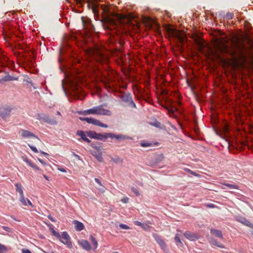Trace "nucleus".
I'll use <instances>...</instances> for the list:
<instances>
[{
  "label": "nucleus",
  "mask_w": 253,
  "mask_h": 253,
  "mask_svg": "<svg viewBox=\"0 0 253 253\" xmlns=\"http://www.w3.org/2000/svg\"><path fill=\"white\" fill-rule=\"evenodd\" d=\"M221 184L223 185L226 186L231 189H239V186L237 185L225 183H221Z\"/></svg>",
  "instance_id": "393cba45"
},
{
  "label": "nucleus",
  "mask_w": 253,
  "mask_h": 253,
  "mask_svg": "<svg viewBox=\"0 0 253 253\" xmlns=\"http://www.w3.org/2000/svg\"><path fill=\"white\" fill-rule=\"evenodd\" d=\"M111 159L113 162H114L116 164H122L123 162V160L122 158H120L119 157H116L115 158L111 157Z\"/></svg>",
  "instance_id": "a878e982"
},
{
  "label": "nucleus",
  "mask_w": 253,
  "mask_h": 253,
  "mask_svg": "<svg viewBox=\"0 0 253 253\" xmlns=\"http://www.w3.org/2000/svg\"><path fill=\"white\" fill-rule=\"evenodd\" d=\"M58 169L60 171H62V172H65L66 171V170L64 169H63V168H59Z\"/></svg>",
  "instance_id": "603ef678"
},
{
  "label": "nucleus",
  "mask_w": 253,
  "mask_h": 253,
  "mask_svg": "<svg viewBox=\"0 0 253 253\" xmlns=\"http://www.w3.org/2000/svg\"><path fill=\"white\" fill-rule=\"evenodd\" d=\"M57 114H58V115H61V113H60V112H59V111H57Z\"/></svg>",
  "instance_id": "4d7b16f0"
},
{
  "label": "nucleus",
  "mask_w": 253,
  "mask_h": 253,
  "mask_svg": "<svg viewBox=\"0 0 253 253\" xmlns=\"http://www.w3.org/2000/svg\"><path fill=\"white\" fill-rule=\"evenodd\" d=\"M153 237L155 239L156 242L159 244L161 248L165 250L166 249L167 246L164 241L161 238V237L156 233L153 234Z\"/></svg>",
  "instance_id": "1a4fd4ad"
},
{
  "label": "nucleus",
  "mask_w": 253,
  "mask_h": 253,
  "mask_svg": "<svg viewBox=\"0 0 253 253\" xmlns=\"http://www.w3.org/2000/svg\"><path fill=\"white\" fill-rule=\"evenodd\" d=\"M12 108L9 106H5L0 108V117L3 119H6L9 116Z\"/></svg>",
  "instance_id": "6e6552de"
},
{
  "label": "nucleus",
  "mask_w": 253,
  "mask_h": 253,
  "mask_svg": "<svg viewBox=\"0 0 253 253\" xmlns=\"http://www.w3.org/2000/svg\"><path fill=\"white\" fill-rule=\"evenodd\" d=\"M15 186L16 187V191L19 193L20 196L24 195L21 184L19 183H16L15 184Z\"/></svg>",
  "instance_id": "4be33fe9"
},
{
  "label": "nucleus",
  "mask_w": 253,
  "mask_h": 253,
  "mask_svg": "<svg viewBox=\"0 0 253 253\" xmlns=\"http://www.w3.org/2000/svg\"><path fill=\"white\" fill-rule=\"evenodd\" d=\"M200 50L202 51L203 49L207 46V45L203 42H201L199 44Z\"/></svg>",
  "instance_id": "58836bf2"
},
{
  "label": "nucleus",
  "mask_w": 253,
  "mask_h": 253,
  "mask_svg": "<svg viewBox=\"0 0 253 253\" xmlns=\"http://www.w3.org/2000/svg\"><path fill=\"white\" fill-rule=\"evenodd\" d=\"M28 146L30 147V148H31V149L35 153H38V149H37V148L35 146H31L29 144H28Z\"/></svg>",
  "instance_id": "e433bc0d"
},
{
  "label": "nucleus",
  "mask_w": 253,
  "mask_h": 253,
  "mask_svg": "<svg viewBox=\"0 0 253 253\" xmlns=\"http://www.w3.org/2000/svg\"><path fill=\"white\" fill-rule=\"evenodd\" d=\"M19 201L24 206L29 205L31 207H33V205L31 201L28 199L25 198L24 195L20 196Z\"/></svg>",
  "instance_id": "6ab92c4d"
},
{
  "label": "nucleus",
  "mask_w": 253,
  "mask_h": 253,
  "mask_svg": "<svg viewBox=\"0 0 253 253\" xmlns=\"http://www.w3.org/2000/svg\"><path fill=\"white\" fill-rule=\"evenodd\" d=\"M123 101L127 104V105L132 107L136 108V105L132 100V96L130 93H123L120 96Z\"/></svg>",
  "instance_id": "423d86ee"
},
{
  "label": "nucleus",
  "mask_w": 253,
  "mask_h": 253,
  "mask_svg": "<svg viewBox=\"0 0 253 253\" xmlns=\"http://www.w3.org/2000/svg\"><path fill=\"white\" fill-rule=\"evenodd\" d=\"M211 233L215 237L219 238L220 239H223V236L222 235V231L219 230H216L213 228L210 229Z\"/></svg>",
  "instance_id": "ddd939ff"
},
{
  "label": "nucleus",
  "mask_w": 253,
  "mask_h": 253,
  "mask_svg": "<svg viewBox=\"0 0 253 253\" xmlns=\"http://www.w3.org/2000/svg\"><path fill=\"white\" fill-rule=\"evenodd\" d=\"M249 227L252 229V233L253 235V224H252Z\"/></svg>",
  "instance_id": "6e6d98bb"
},
{
  "label": "nucleus",
  "mask_w": 253,
  "mask_h": 253,
  "mask_svg": "<svg viewBox=\"0 0 253 253\" xmlns=\"http://www.w3.org/2000/svg\"><path fill=\"white\" fill-rule=\"evenodd\" d=\"M22 253H32V252L27 249H23L22 250Z\"/></svg>",
  "instance_id": "a19ab883"
},
{
  "label": "nucleus",
  "mask_w": 253,
  "mask_h": 253,
  "mask_svg": "<svg viewBox=\"0 0 253 253\" xmlns=\"http://www.w3.org/2000/svg\"><path fill=\"white\" fill-rule=\"evenodd\" d=\"M160 125V123L157 122V123H155V126H156V127H159Z\"/></svg>",
  "instance_id": "864d4df0"
},
{
  "label": "nucleus",
  "mask_w": 253,
  "mask_h": 253,
  "mask_svg": "<svg viewBox=\"0 0 253 253\" xmlns=\"http://www.w3.org/2000/svg\"><path fill=\"white\" fill-rule=\"evenodd\" d=\"M97 132L94 131L89 130L86 132L87 135L91 138L96 139Z\"/></svg>",
  "instance_id": "b1692460"
},
{
  "label": "nucleus",
  "mask_w": 253,
  "mask_h": 253,
  "mask_svg": "<svg viewBox=\"0 0 253 253\" xmlns=\"http://www.w3.org/2000/svg\"><path fill=\"white\" fill-rule=\"evenodd\" d=\"M104 106L106 105L105 104H102L99 106L93 107L89 109L80 111L78 112V113L80 115L84 116L89 114L111 116L112 115L111 112L108 109H104L103 108Z\"/></svg>",
  "instance_id": "f257e3e1"
},
{
  "label": "nucleus",
  "mask_w": 253,
  "mask_h": 253,
  "mask_svg": "<svg viewBox=\"0 0 253 253\" xmlns=\"http://www.w3.org/2000/svg\"><path fill=\"white\" fill-rule=\"evenodd\" d=\"M184 236L190 241H195L199 238V236L195 233L186 231L183 234Z\"/></svg>",
  "instance_id": "9b49d317"
},
{
  "label": "nucleus",
  "mask_w": 253,
  "mask_h": 253,
  "mask_svg": "<svg viewBox=\"0 0 253 253\" xmlns=\"http://www.w3.org/2000/svg\"><path fill=\"white\" fill-rule=\"evenodd\" d=\"M98 61H100V60L99 59H98Z\"/></svg>",
  "instance_id": "680f3d73"
},
{
  "label": "nucleus",
  "mask_w": 253,
  "mask_h": 253,
  "mask_svg": "<svg viewBox=\"0 0 253 253\" xmlns=\"http://www.w3.org/2000/svg\"><path fill=\"white\" fill-rule=\"evenodd\" d=\"M164 155L163 154H161L158 156L157 160H158V161H161L164 159Z\"/></svg>",
  "instance_id": "4c0bfd02"
},
{
  "label": "nucleus",
  "mask_w": 253,
  "mask_h": 253,
  "mask_svg": "<svg viewBox=\"0 0 253 253\" xmlns=\"http://www.w3.org/2000/svg\"><path fill=\"white\" fill-rule=\"evenodd\" d=\"M51 232L52 235L59 239L63 244L66 245L69 248L72 247L70 237L67 232H63L61 235L53 229L51 230Z\"/></svg>",
  "instance_id": "20e7f679"
},
{
  "label": "nucleus",
  "mask_w": 253,
  "mask_h": 253,
  "mask_svg": "<svg viewBox=\"0 0 253 253\" xmlns=\"http://www.w3.org/2000/svg\"><path fill=\"white\" fill-rule=\"evenodd\" d=\"M80 120L82 121H85L88 124L97 126L98 120L92 118L80 117Z\"/></svg>",
  "instance_id": "f8f14e48"
},
{
  "label": "nucleus",
  "mask_w": 253,
  "mask_h": 253,
  "mask_svg": "<svg viewBox=\"0 0 253 253\" xmlns=\"http://www.w3.org/2000/svg\"><path fill=\"white\" fill-rule=\"evenodd\" d=\"M2 228H3L4 230H5V231H7V232H10V230H11L10 228H9V227H7V226H2Z\"/></svg>",
  "instance_id": "a18cd8bd"
},
{
  "label": "nucleus",
  "mask_w": 253,
  "mask_h": 253,
  "mask_svg": "<svg viewBox=\"0 0 253 253\" xmlns=\"http://www.w3.org/2000/svg\"><path fill=\"white\" fill-rule=\"evenodd\" d=\"M209 242L211 245L219 247L221 249L225 248V247L224 245H223L221 244H220L215 239H214L213 238H211Z\"/></svg>",
  "instance_id": "412c9836"
},
{
  "label": "nucleus",
  "mask_w": 253,
  "mask_h": 253,
  "mask_svg": "<svg viewBox=\"0 0 253 253\" xmlns=\"http://www.w3.org/2000/svg\"><path fill=\"white\" fill-rule=\"evenodd\" d=\"M89 239L92 243V246L93 247V249L94 250L96 249L97 248V246H98L97 241H96L95 238L92 235L90 236Z\"/></svg>",
  "instance_id": "5701e85b"
},
{
  "label": "nucleus",
  "mask_w": 253,
  "mask_h": 253,
  "mask_svg": "<svg viewBox=\"0 0 253 253\" xmlns=\"http://www.w3.org/2000/svg\"><path fill=\"white\" fill-rule=\"evenodd\" d=\"M221 188H222V189H225V188H224V187H221Z\"/></svg>",
  "instance_id": "052dcab7"
},
{
  "label": "nucleus",
  "mask_w": 253,
  "mask_h": 253,
  "mask_svg": "<svg viewBox=\"0 0 253 253\" xmlns=\"http://www.w3.org/2000/svg\"><path fill=\"white\" fill-rule=\"evenodd\" d=\"M151 145V144L150 143L144 142H141V146L142 147H149V146H150Z\"/></svg>",
  "instance_id": "f704fd0d"
},
{
  "label": "nucleus",
  "mask_w": 253,
  "mask_h": 253,
  "mask_svg": "<svg viewBox=\"0 0 253 253\" xmlns=\"http://www.w3.org/2000/svg\"><path fill=\"white\" fill-rule=\"evenodd\" d=\"M174 240L177 245H179L181 246L183 245V244L180 239V235L179 234H177L175 235V236L174 237Z\"/></svg>",
  "instance_id": "bb28decb"
},
{
  "label": "nucleus",
  "mask_w": 253,
  "mask_h": 253,
  "mask_svg": "<svg viewBox=\"0 0 253 253\" xmlns=\"http://www.w3.org/2000/svg\"><path fill=\"white\" fill-rule=\"evenodd\" d=\"M72 155L73 156H74L75 157H76L78 160H81V157L80 156H79L77 154H76L74 152H73L72 153Z\"/></svg>",
  "instance_id": "c03bdc74"
},
{
  "label": "nucleus",
  "mask_w": 253,
  "mask_h": 253,
  "mask_svg": "<svg viewBox=\"0 0 253 253\" xmlns=\"http://www.w3.org/2000/svg\"><path fill=\"white\" fill-rule=\"evenodd\" d=\"M131 191L135 194V195L136 196H139L140 193H139L138 190L136 188H135L134 187H132L131 188Z\"/></svg>",
  "instance_id": "72a5a7b5"
},
{
  "label": "nucleus",
  "mask_w": 253,
  "mask_h": 253,
  "mask_svg": "<svg viewBox=\"0 0 253 253\" xmlns=\"http://www.w3.org/2000/svg\"><path fill=\"white\" fill-rule=\"evenodd\" d=\"M44 253H54L53 252H49V253H47V252H44Z\"/></svg>",
  "instance_id": "bf43d9fd"
},
{
  "label": "nucleus",
  "mask_w": 253,
  "mask_h": 253,
  "mask_svg": "<svg viewBox=\"0 0 253 253\" xmlns=\"http://www.w3.org/2000/svg\"><path fill=\"white\" fill-rule=\"evenodd\" d=\"M129 199L127 197H125L121 200V201L124 203H127L128 202Z\"/></svg>",
  "instance_id": "79ce46f5"
},
{
  "label": "nucleus",
  "mask_w": 253,
  "mask_h": 253,
  "mask_svg": "<svg viewBox=\"0 0 253 253\" xmlns=\"http://www.w3.org/2000/svg\"><path fill=\"white\" fill-rule=\"evenodd\" d=\"M23 160L29 166L32 167L33 169L39 170L41 171V169H40L38 167H37L36 165H35L34 164H33L31 161H30L26 157H23L22 158Z\"/></svg>",
  "instance_id": "dca6fc26"
},
{
  "label": "nucleus",
  "mask_w": 253,
  "mask_h": 253,
  "mask_svg": "<svg viewBox=\"0 0 253 253\" xmlns=\"http://www.w3.org/2000/svg\"><path fill=\"white\" fill-rule=\"evenodd\" d=\"M77 1H80V0H77Z\"/></svg>",
  "instance_id": "e2e57ef3"
},
{
  "label": "nucleus",
  "mask_w": 253,
  "mask_h": 253,
  "mask_svg": "<svg viewBox=\"0 0 253 253\" xmlns=\"http://www.w3.org/2000/svg\"><path fill=\"white\" fill-rule=\"evenodd\" d=\"M237 220L238 222L248 227H250L252 224V223H251V222L248 219L244 217H239L237 219Z\"/></svg>",
  "instance_id": "f3484780"
},
{
  "label": "nucleus",
  "mask_w": 253,
  "mask_h": 253,
  "mask_svg": "<svg viewBox=\"0 0 253 253\" xmlns=\"http://www.w3.org/2000/svg\"><path fill=\"white\" fill-rule=\"evenodd\" d=\"M73 223L75 225V228L76 231H81L84 228V224L79 221L75 220L73 221Z\"/></svg>",
  "instance_id": "4468645a"
},
{
  "label": "nucleus",
  "mask_w": 253,
  "mask_h": 253,
  "mask_svg": "<svg viewBox=\"0 0 253 253\" xmlns=\"http://www.w3.org/2000/svg\"><path fill=\"white\" fill-rule=\"evenodd\" d=\"M177 111V109L173 106H171V108L168 110V111L169 113H171L173 114L174 113Z\"/></svg>",
  "instance_id": "7c9ffc66"
},
{
  "label": "nucleus",
  "mask_w": 253,
  "mask_h": 253,
  "mask_svg": "<svg viewBox=\"0 0 253 253\" xmlns=\"http://www.w3.org/2000/svg\"><path fill=\"white\" fill-rule=\"evenodd\" d=\"M206 206L208 208H214L215 207V206L211 203H208L206 204Z\"/></svg>",
  "instance_id": "ea45409f"
},
{
  "label": "nucleus",
  "mask_w": 253,
  "mask_h": 253,
  "mask_svg": "<svg viewBox=\"0 0 253 253\" xmlns=\"http://www.w3.org/2000/svg\"><path fill=\"white\" fill-rule=\"evenodd\" d=\"M100 58H104V57H103V56L102 55H100Z\"/></svg>",
  "instance_id": "13d9d810"
},
{
  "label": "nucleus",
  "mask_w": 253,
  "mask_h": 253,
  "mask_svg": "<svg viewBox=\"0 0 253 253\" xmlns=\"http://www.w3.org/2000/svg\"><path fill=\"white\" fill-rule=\"evenodd\" d=\"M38 160L42 165H43L44 166L47 165L46 163L45 162H44L43 161H42V160H41V159H38Z\"/></svg>",
  "instance_id": "49530a36"
},
{
  "label": "nucleus",
  "mask_w": 253,
  "mask_h": 253,
  "mask_svg": "<svg viewBox=\"0 0 253 253\" xmlns=\"http://www.w3.org/2000/svg\"><path fill=\"white\" fill-rule=\"evenodd\" d=\"M43 176L45 179H46L47 180H49L48 177L47 176H46L45 174H43Z\"/></svg>",
  "instance_id": "5fc2aeb1"
},
{
  "label": "nucleus",
  "mask_w": 253,
  "mask_h": 253,
  "mask_svg": "<svg viewBox=\"0 0 253 253\" xmlns=\"http://www.w3.org/2000/svg\"><path fill=\"white\" fill-rule=\"evenodd\" d=\"M226 18L228 19H232L234 17V14L232 13H227L226 14Z\"/></svg>",
  "instance_id": "c9c22d12"
},
{
  "label": "nucleus",
  "mask_w": 253,
  "mask_h": 253,
  "mask_svg": "<svg viewBox=\"0 0 253 253\" xmlns=\"http://www.w3.org/2000/svg\"><path fill=\"white\" fill-rule=\"evenodd\" d=\"M90 146L94 149L95 151H91L92 155L99 162H102L103 158L102 157V151L100 147L96 146L94 144L91 143Z\"/></svg>",
  "instance_id": "39448f33"
},
{
  "label": "nucleus",
  "mask_w": 253,
  "mask_h": 253,
  "mask_svg": "<svg viewBox=\"0 0 253 253\" xmlns=\"http://www.w3.org/2000/svg\"><path fill=\"white\" fill-rule=\"evenodd\" d=\"M82 24H83L84 28V29L86 28V25H85L84 21V20L83 19V18H82Z\"/></svg>",
  "instance_id": "8fccbe9b"
},
{
  "label": "nucleus",
  "mask_w": 253,
  "mask_h": 253,
  "mask_svg": "<svg viewBox=\"0 0 253 253\" xmlns=\"http://www.w3.org/2000/svg\"><path fill=\"white\" fill-rule=\"evenodd\" d=\"M48 218L49 219H50L52 222H55V220L54 219V218L52 217V216L51 215H48Z\"/></svg>",
  "instance_id": "09e8293b"
},
{
  "label": "nucleus",
  "mask_w": 253,
  "mask_h": 253,
  "mask_svg": "<svg viewBox=\"0 0 253 253\" xmlns=\"http://www.w3.org/2000/svg\"><path fill=\"white\" fill-rule=\"evenodd\" d=\"M95 181L96 183H97L99 185L102 186V184L100 180L98 178H95Z\"/></svg>",
  "instance_id": "de8ad7c7"
},
{
  "label": "nucleus",
  "mask_w": 253,
  "mask_h": 253,
  "mask_svg": "<svg viewBox=\"0 0 253 253\" xmlns=\"http://www.w3.org/2000/svg\"><path fill=\"white\" fill-rule=\"evenodd\" d=\"M96 126H100V127H104V128H107L108 127L107 125H106V124H104L101 123L99 120L98 121V123H97V124Z\"/></svg>",
  "instance_id": "c756f323"
},
{
  "label": "nucleus",
  "mask_w": 253,
  "mask_h": 253,
  "mask_svg": "<svg viewBox=\"0 0 253 253\" xmlns=\"http://www.w3.org/2000/svg\"><path fill=\"white\" fill-rule=\"evenodd\" d=\"M215 51L214 55L218 58H221V54L227 53L229 52L228 46L224 39L217 40L214 45Z\"/></svg>",
  "instance_id": "f03ea898"
},
{
  "label": "nucleus",
  "mask_w": 253,
  "mask_h": 253,
  "mask_svg": "<svg viewBox=\"0 0 253 253\" xmlns=\"http://www.w3.org/2000/svg\"><path fill=\"white\" fill-rule=\"evenodd\" d=\"M110 137L111 138H115L117 140H126V139H131V138L128 136L125 135L124 134H115L112 133H97L96 137L95 139L102 140L105 141L106 140Z\"/></svg>",
  "instance_id": "7ed1b4c3"
},
{
  "label": "nucleus",
  "mask_w": 253,
  "mask_h": 253,
  "mask_svg": "<svg viewBox=\"0 0 253 253\" xmlns=\"http://www.w3.org/2000/svg\"><path fill=\"white\" fill-rule=\"evenodd\" d=\"M6 248L4 246L0 244V253H3L4 252H6Z\"/></svg>",
  "instance_id": "c85d7f7f"
},
{
  "label": "nucleus",
  "mask_w": 253,
  "mask_h": 253,
  "mask_svg": "<svg viewBox=\"0 0 253 253\" xmlns=\"http://www.w3.org/2000/svg\"><path fill=\"white\" fill-rule=\"evenodd\" d=\"M143 229L145 230H149L150 226L148 225L147 224L142 223V225L141 227Z\"/></svg>",
  "instance_id": "2f4dec72"
},
{
  "label": "nucleus",
  "mask_w": 253,
  "mask_h": 253,
  "mask_svg": "<svg viewBox=\"0 0 253 253\" xmlns=\"http://www.w3.org/2000/svg\"><path fill=\"white\" fill-rule=\"evenodd\" d=\"M184 170L185 171H186V172L190 173L192 175H193L196 176H199L198 174L196 173L195 172L191 170V169H189L188 168H185L184 169Z\"/></svg>",
  "instance_id": "cd10ccee"
},
{
  "label": "nucleus",
  "mask_w": 253,
  "mask_h": 253,
  "mask_svg": "<svg viewBox=\"0 0 253 253\" xmlns=\"http://www.w3.org/2000/svg\"><path fill=\"white\" fill-rule=\"evenodd\" d=\"M79 244L82 247V248L88 251L91 250V246L88 242L85 240H82L79 242Z\"/></svg>",
  "instance_id": "2eb2a0df"
},
{
  "label": "nucleus",
  "mask_w": 253,
  "mask_h": 253,
  "mask_svg": "<svg viewBox=\"0 0 253 253\" xmlns=\"http://www.w3.org/2000/svg\"><path fill=\"white\" fill-rule=\"evenodd\" d=\"M76 133L77 135L80 136L84 141L87 143L90 142V140L86 137V135L84 134L83 131L78 130Z\"/></svg>",
  "instance_id": "aec40b11"
},
{
  "label": "nucleus",
  "mask_w": 253,
  "mask_h": 253,
  "mask_svg": "<svg viewBox=\"0 0 253 253\" xmlns=\"http://www.w3.org/2000/svg\"><path fill=\"white\" fill-rule=\"evenodd\" d=\"M134 223L135 225L139 226L140 227H141V226L142 225V223H141V222H140L139 221H134Z\"/></svg>",
  "instance_id": "37998d69"
},
{
  "label": "nucleus",
  "mask_w": 253,
  "mask_h": 253,
  "mask_svg": "<svg viewBox=\"0 0 253 253\" xmlns=\"http://www.w3.org/2000/svg\"><path fill=\"white\" fill-rule=\"evenodd\" d=\"M37 118L40 121H42L43 122L47 123L49 124H57V122L55 120H51L47 115L44 114H38Z\"/></svg>",
  "instance_id": "0eeeda50"
},
{
  "label": "nucleus",
  "mask_w": 253,
  "mask_h": 253,
  "mask_svg": "<svg viewBox=\"0 0 253 253\" xmlns=\"http://www.w3.org/2000/svg\"><path fill=\"white\" fill-rule=\"evenodd\" d=\"M21 135L23 138H35L39 139L38 137L34 133L27 130L22 129Z\"/></svg>",
  "instance_id": "9d476101"
},
{
  "label": "nucleus",
  "mask_w": 253,
  "mask_h": 253,
  "mask_svg": "<svg viewBox=\"0 0 253 253\" xmlns=\"http://www.w3.org/2000/svg\"><path fill=\"white\" fill-rule=\"evenodd\" d=\"M15 80H17V78L15 77L10 76L9 75H7L0 79V83Z\"/></svg>",
  "instance_id": "a211bd4d"
},
{
  "label": "nucleus",
  "mask_w": 253,
  "mask_h": 253,
  "mask_svg": "<svg viewBox=\"0 0 253 253\" xmlns=\"http://www.w3.org/2000/svg\"><path fill=\"white\" fill-rule=\"evenodd\" d=\"M119 227L121 229H129L130 228L128 226H127V225H126V224H124L123 223H121L119 225Z\"/></svg>",
  "instance_id": "473e14b6"
},
{
  "label": "nucleus",
  "mask_w": 253,
  "mask_h": 253,
  "mask_svg": "<svg viewBox=\"0 0 253 253\" xmlns=\"http://www.w3.org/2000/svg\"><path fill=\"white\" fill-rule=\"evenodd\" d=\"M41 153L42 154V155H44V156H47L49 155L48 154L43 152V151H40Z\"/></svg>",
  "instance_id": "3c124183"
}]
</instances>
